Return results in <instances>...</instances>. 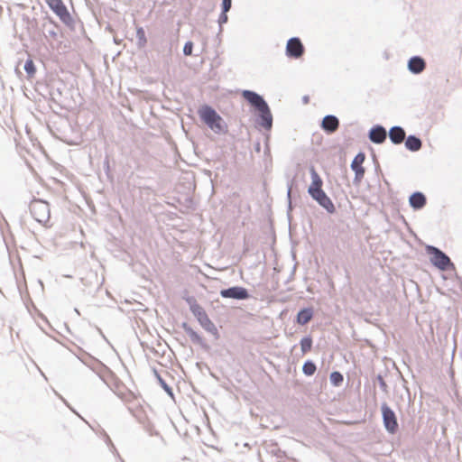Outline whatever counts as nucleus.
Segmentation results:
<instances>
[{
  "label": "nucleus",
  "mask_w": 462,
  "mask_h": 462,
  "mask_svg": "<svg viewBox=\"0 0 462 462\" xmlns=\"http://www.w3.org/2000/svg\"><path fill=\"white\" fill-rule=\"evenodd\" d=\"M131 400H126L128 402V410L132 413V415L143 425L144 430L151 435H155L157 432L155 431L152 424L147 418L146 412L143 408L140 405L139 402L132 396L129 395Z\"/></svg>",
  "instance_id": "nucleus-5"
},
{
  "label": "nucleus",
  "mask_w": 462,
  "mask_h": 462,
  "mask_svg": "<svg viewBox=\"0 0 462 462\" xmlns=\"http://www.w3.org/2000/svg\"><path fill=\"white\" fill-rule=\"evenodd\" d=\"M300 348L303 354L310 351L312 346V339L310 337H305L300 340Z\"/></svg>",
  "instance_id": "nucleus-22"
},
{
  "label": "nucleus",
  "mask_w": 462,
  "mask_h": 462,
  "mask_svg": "<svg viewBox=\"0 0 462 462\" xmlns=\"http://www.w3.org/2000/svg\"><path fill=\"white\" fill-rule=\"evenodd\" d=\"M23 69L30 77H32L36 71L34 63L32 60H27L25 61Z\"/></svg>",
  "instance_id": "nucleus-24"
},
{
  "label": "nucleus",
  "mask_w": 462,
  "mask_h": 462,
  "mask_svg": "<svg viewBox=\"0 0 462 462\" xmlns=\"http://www.w3.org/2000/svg\"><path fill=\"white\" fill-rule=\"evenodd\" d=\"M316 365L312 361H306L302 366V371L306 375H312L316 372Z\"/></svg>",
  "instance_id": "nucleus-21"
},
{
  "label": "nucleus",
  "mask_w": 462,
  "mask_h": 462,
  "mask_svg": "<svg viewBox=\"0 0 462 462\" xmlns=\"http://www.w3.org/2000/svg\"><path fill=\"white\" fill-rule=\"evenodd\" d=\"M389 138L394 144H400L405 140V131L401 126H393L389 131Z\"/></svg>",
  "instance_id": "nucleus-15"
},
{
  "label": "nucleus",
  "mask_w": 462,
  "mask_h": 462,
  "mask_svg": "<svg viewBox=\"0 0 462 462\" xmlns=\"http://www.w3.org/2000/svg\"><path fill=\"white\" fill-rule=\"evenodd\" d=\"M377 381L382 391L387 393V384L382 375L377 376Z\"/></svg>",
  "instance_id": "nucleus-29"
},
{
  "label": "nucleus",
  "mask_w": 462,
  "mask_h": 462,
  "mask_svg": "<svg viewBox=\"0 0 462 462\" xmlns=\"http://www.w3.org/2000/svg\"><path fill=\"white\" fill-rule=\"evenodd\" d=\"M242 96L258 112L257 125L265 130H271L273 126V115L263 97L252 90H244Z\"/></svg>",
  "instance_id": "nucleus-1"
},
{
  "label": "nucleus",
  "mask_w": 462,
  "mask_h": 462,
  "mask_svg": "<svg viewBox=\"0 0 462 462\" xmlns=\"http://www.w3.org/2000/svg\"><path fill=\"white\" fill-rule=\"evenodd\" d=\"M368 137L374 143H382L386 140L387 133L383 126L375 125L370 129Z\"/></svg>",
  "instance_id": "nucleus-12"
},
{
  "label": "nucleus",
  "mask_w": 462,
  "mask_h": 462,
  "mask_svg": "<svg viewBox=\"0 0 462 462\" xmlns=\"http://www.w3.org/2000/svg\"><path fill=\"white\" fill-rule=\"evenodd\" d=\"M304 101H305V102H307V101H308V97H304Z\"/></svg>",
  "instance_id": "nucleus-34"
},
{
  "label": "nucleus",
  "mask_w": 462,
  "mask_h": 462,
  "mask_svg": "<svg viewBox=\"0 0 462 462\" xmlns=\"http://www.w3.org/2000/svg\"><path fill=\"white\" fill-rule=\"evenodd\" d=\"M231 4H232V1L231 0H223L222 2V9L224 13H226L230 10L231 8Z\"/></svg>",
  "instance_id": "nucleus-30"
},
{
  "label": "nucleus",
  "mask_w": 462,
  "mask_h": 462,
  "mask_svg": "<svg viewBox=\"0 0 462 462\" xmlns=\"http://www.w3.org/2000/svg\"><path fill=\"white\" fill-rule=\"evenodd\" d=\"M183 328L185 332L187 333V335L189 337L190 340L193 343L199 345L203 344V338L195 330H193L190 327L187 326L186 324H184Z\"/></svg>",
  "instance_id": "nucleus-19"
},
{
  "label": "nucleus",
  "mask_w": 462,
  "mask_h": 462,
  "mask_svg": "<svg viewBox=\"0 0 462 462\" xmlns=\"http://www.w3.org/2000/svg\"><path fill=\"white\" fill-rule=\"evenodd\" d=\"M186 301L189 306L190 311L197 318L201 327L208 332L217 336V328L210 320L205 310L197 302L196 299L194 297H189L186 299Z\"/></svg>",
  "instance_id": "nucleus-3"
},
{
  "label": "nucleus",
  "mask_w": 462,
  "mask_h": 462,
  "mask_svg": "<svg viewBox=\"0 0 462 462\" xmlns=\"http://www.w3.org/2000/svg\"><path fill=\"white\" fill-rule=\"evenodd\" d=\"M45 3L48 5L50 9L60 18V20L67 24L69 25L72 23L73 19L69 13L66 5L62 2V0H44Z\"/></svg>",
  "instance_id": "nucleus-8"
},
{
  "label": "nucleus",
  "mask_w": 462,
  "mask_h": 462,
  "mask_svg": "<svg viewBox=\"0 0 462 462\" xmlns=\"http://www.w3.org/2000/svg\"><path fill=\"white\" fill-rule=\"evenodd\" d=\"M410 205L415 209L422 208L426 204V197L421 192H414L410 197Z\"/></svg>",
  "instance_id": "nucleus-16"
},
{
  "label": "nucleus",
  "mask_w": 462,
  "mask_h": 462,
  "mask_svg": "<svg viewBox=\"0 0 462 462\" xmlns=\"http://www.w3.org/2000/svg\"><path fill=\"white\" fill-rule=\"evenodd\" d=\"M106 165H107V168H109V162L106 161Z\"/></svg>",
  "instance_id": "nucleus-35"
},
{
  "label": "nucleus",
  "mask_w": 462,
  "mask_h": 462,
  "mask_svg": "<svg viewBox=\"0 0 462 462\" xmlns=\"http://www.w3.org/2000/svg\"><path fill=\"white\" fill-rule=\"evenodd\" d=\"M162 387L171 395H172L171 388L166 383V382L159 375L156 374Z\"/></svg>",
  "instance_id": "nucleus-27"
},
{
  "label": "nucleus",
  "mask_w": 462,
  "mask_h": 462,
  "mask_svg": "<svg viewBox=\"0 0 462 462\" xmlns=\"http://www.w3.org/2000/svg\"><path fill=\"white\" fill-rule=\"evenodd\" d=\"M381 410L386 430L392 434L395 433L398 430V423L394 411L385 402L382 404Z\"/></svg>",
  "instance_id": "nucleus-9"
},
{
  "label": "nucleus",
  "mask_w": 462,
  "mask_h": 462,
  "mask_svg": "<svg viewBox=\"0 0 462 462\" xmlns=\"http://www.w3.org/2000/svg\"><path fill=\"white\" fill-rule=\"evenodd\" d=\"M310 175L312 182L308 189L309 194L319 206L324 208L328 213L333 214L336 211V208L332 200L322 189V180L314 168L310 169Z\"/></svg>",
  "instance_id": "nucleus-2"
},
{
  "label": "nucleus",
  "mask_w": 462,
  "mask_h": 462,
  "mask_svg": "<svg viewBox=\"0 0 462 462\" xmlns=\"http://www.w3.org/2000/svg\"><path fill=\"white\" fill-rule=\"evenodd\" d=\"M304 52V47L299 38H291L286 46L287 56L294 59L300 58Z\"/></svg>",
  "instance_id": "nucleus-11"
},
{
  "label": "nucleus",
  "mask_w": 462,
  "mask_h": 462,
  "mask_svg": "<svg viewBox=\"0 0 462 462\" xmlns=\"http://www.w3.org/2000/svg\"><path fill=\"white\" fill-rule=\"evenodd\" d=\"M201 120L216 134L225 132L226 124L222 117L210 106H205L199 110Z\"/></svg>",
  "instance_id": "nucleus-4"
},
{
  "label": "nucleus",
  "mask_w": 462,
  "mask_h": 462,
  "mask_svg": "<svg viewBox=\"0 0 462 462\" xmlns=\"http://www.w3.org/2000/svg\"><path fill=\"white\" fill-rule=\"evenodd\" d=\"M339 126V120L333 115L326 116L321 123V128L328 134L335 133Z\"/></svg>",
  "instance_id": "nucleus-13"
},
{
  "label": "nucleus",
  "mask_w": 462,
  "mask_h": 462,
  "mask_svg": "<svg viewBox=\"0 0 462 462\" xmlns=\"http://www.w3.org/2000/svg\"><path fill=\"white\" fill-rule=\"evenodd\" d=\"M30 211L32 217L40 224L47 226L51 219V208L47 201L33 199L30 203Z\"/></svg>",
  "instance_id": "nucleus-6"
},
{
  "label": "nucleus",
  "mask_w": 462,
  "mask_h": 462,
  "mask_svg": "<svg viewBox=\"0 0 462 462\" xmlns=\"http://www.w3.org/2000/svg\"><path fill=\"white\" fill-rule=\"evenodd\" d=\"M313 317V310L310 308H306L299 311L297 315V322L300 325L307 324Z\"/></svg>",
  "instance_id": "nucleus-18"
},
{
  "label": "nucleus",
  "mask_w": 462,
  "mask_h": 462,
  "mask_svg": "<svg viewBox=\"0 0 462 462\" xmlns=\"http://www.w3.org/2000/svg\"><path fill=\"white\" fill-rule=\"evenodd\" d=\"M426 63L424 60L419 56L411 57L408 62V69L414 74H419L424 70Z\"/></svg>",
  "instance_id": "nucleus-14"
},
{
  "label": "nucleus",
  "mask_w": 462,
  "mask_h": 462,
  "mask_svg": "<svg viewBox=\"0 0 462 462\" xmlns=\"http://www.w3.org/2000/svg\"><path fill=\"white\" fill-rule=\"evenodd\" d=\"M365 153H363V152L357 153L351 162V169L357 170V169L364 168L362 166V164L365 162Z\"/></svg>",
  "instance_id": "nucleus-20"
},
{
  "label": "nucleus",
  "mask_w": 462,
  "mask_h": 462,
  "mask_svg": "<svg viewBox=\"0 0 462 462\" xmlns=\"http://www.w3.org/2000/svg\"><path fill=\"white\" fill-rule=\"evenodd\" d=\"M136 34H137L139 45L140 46H143L146 43V38H145V33H144L143 29V28H139L137 30Z\"/></svg>",
  "instance_id": "nucleus-26"
},
{
  "label": "nucleus",
  "mask_w": 462,
  "mask_h": 462,
  "mask_svg": "<svg viewBox=\"0 0 462 462\" xmlns=\"http://www.w3.org/2000/svg\"><path fill=\"white\" fill-rule=\"evenodd\" d=\"M222 298H231L236 300H246L249 298L248 291L240 286H234L220 291Z\"/></svg>",
  "instance_id": "nucleus-10"
},
{
  "label": "nucleus",
  "mask_w": 462,
  "mask_h": 462,
  "mask_svg": "<svg viewBox=\"0 0 462 462\" xmlns=\"http://www.w3.org/2000/svg\"><path fill=\"white\" fill-rule=\"evenodd\" d=\"M226 22H227L226 13L222 12L218 18V23L220 26H222V24L226 23Z\"/></svg>",
  "instance_id": "nucleus-31"
},
{
  "label": "nucleus",
  "mask_w": 462,
  "mask_h": 462,
  "mask_svg": "<svg viewBox=\"0 0 462 462\" xmlns=\"http://www.w3.org/2000/svg\"><path fill=\"white\" fill-rule=\"evenodd\" d=\"M50 33H51V35H52V36H55V35H56V32H51Z\"/></svg>",
  "instance_id": "nucleus-32"
},
{
  "label": "nucleus",
  "mask_w": 462,
  "mask_h": 462,
  "mask_svg": "<svg viewBox=\"0 0 462 462\" xmlns=\"http://www.w3.org/2000/svg\"><path fill=\"white\" fill-rule=\"evenodd\" d=\"M343 375L339 372H333L330 374V382L333 385L338 386L343 382Z\"/></svg>",
  "instance_id": "nucleus-23"
},
{
  "label": "nucleus",
  "mask_w": 462,
  "mask_h": 462,
  "mask_svg": "<svg viewBox=\"0 0 462 462\" xmlns=\"http://www.w3.org/2000/svg\"><path fill=\"white\" fill-rule=\"evenodd\" d=\"M193 50V43L191 42H187L183 47V53L185 55H191Z\"/></svg>",
  "instance_id": "nucleus-28"
},
{
  "label": "nucleus",
  "mask_w": 462,
  "mask_h": 462,
  "mask_svg": "<svg viewBox=\"0 0 462 462\" xmlns=\"http://www.w3.org/2000/svg\"><path fill=\"white\" fill-rule=\"evenodd\" d=\"M422 146V143L420 138L415 135H409L405 140V147L411 152H417Z\"/></svg>",
  "instance_id": "nucleus-17"
},
{
  "label": "nucleus",
  "mask_w": 462,
  "mask_h": 462,
  "mask_svg": "<svg viewBox=\"0 0 462 462\" xmlns=\"http://www.w3.org/2000/svg\"><path fill=\"white\" fill-rule=\"evenodd\" d=\"M106 439H107V441L110 443L111 442L110 438L106 437Z\"/></svg>",
  "instance_id": "nucleus-36"
},
{
  "label": "nucleus",
  "mask_w": 462,
  "mask_h": 462,
  "mask_svg": "<svg viewBox=\"0 0 462 462\" xmlns=\"http://www.w3.org/2000/svg\"><path fill=\"white\" fill-rule=\"evenodd\" d=\"M426 251L430 255L431 263L439 270L447 271L454 267L450 258L439 248L433 245H428Z\"/></svg>",
  "instance_id": "nucleus-7"
},
{
  "label": "nucleus",
  "mask_w": 462,
  "mask_h": 462,
  "mask_svg": "<svg viewBox=\"0 0 462 462\" xmlns=\"http://www.w3.org/2000/svg\"><path fill=\"white\" fill-rule=\"evenodd\" d=\"M290 196H291V188L288 190V197H290Z\"/></svg>",
  "instance_id": "nucleus-33"
},
{
  "label": "nucleus",
  "mask_w": 462,
  "mask_h": 462,
  "mask_svg": "<svg viewBox=\"0 0 462 462\" xmlns=\"http://www.w3.org/2000/svg\"><path fill=\"white\" fill-rule=\"evenodd\" d=\"M353 171H355L354 182L355 183L361 182V180H363L364 175H365V169L361 168V169L353 170Z\"/></svg>",
  "instance_id": "nucleus-25"
}]
</instances>
